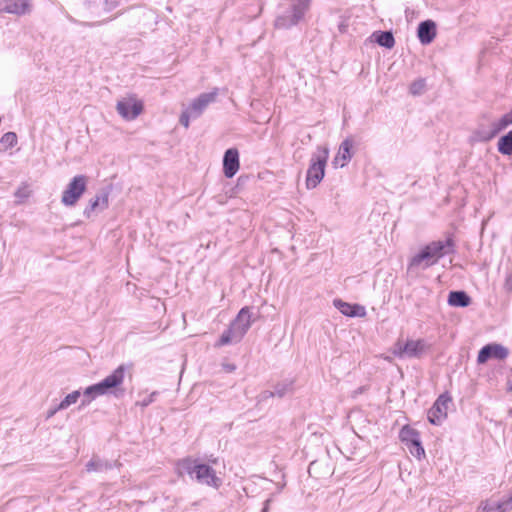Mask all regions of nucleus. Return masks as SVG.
<instances>
[{
  "mask_svg": "<svg viewBox=\"0 0 512 512\" xmlns=\"http://www.w3.org/2000/svg\"><path fill=\"white\" fill-rule=\"evenodd\" d=\"M31 195L30 187L27 183H22L15 191L14 196L16 198L15 203L20 205L24 203Z\"/></svg>",
  "mask_w": 512,
  "mask_h": 512,
  "instance_id": "c85d7f7f",
  "label": "nucleus"
},
{
  "mask_svg": "<svg viewBox=\"0 0 512 512\" xmlns=\"http://www.w3.org/2000/svg\"><path fill=\"white\" fill-rule=\"evenodd\" d=\"M406 446L408 447L410 453L417 458H421V456H424L425 454L424 448L421 445L420 437L410 445Z\"/></svg>",
  "mask_w": 512,
  "mask_h": 512,
  "instance_id": "2f4dec72",
  "label": "nucleus"
},
{
  "mask_svg": "<svg viewBox=\"0 0 512 512\" xmlns=\"http://www.w3.org/2000/svg\"><path fill=\"white\" fill-rule=\"evenodd\" d=\"M494 137L500 133L502 130L506 129L508 127V124L505 122L503 117L499 118L497 121H494L490 125Z\"/></svg>",
  "mask_w": 512,
  "mask_h": 512,
  "instance_id": "473e14b6",
  "label": "nucleus"
},
{
  "mask_svg": "<svg viewBox=\"0 0 512 512\" xmlns=\"http://www.w3.org/2000/svg\"><path fill=\"white\" fill-rule=\"evenodd\" d=\"M108 206V195L102 194L95 197V199H92L89 203V206L85 209L84 214L87 217H90V214L94 212L97 208H100L101 210L107 208Z\"/></svg>",
  "mask_w": 512,
  "mask_h": 512,
  "instance_id": "a878e982",
  "label": "nucleus"
},
{
  "mask_svg": "<svg viewBox=\"0 0 512 512\" xmlns=\"http://www.w3.org/2000/svg\"><path fill=\"white\" fill-rule=\"evenodd\" d=\"M82 394H83V399L81 400L80 407H86L94 399H96L97 397L101 396V394L99 393V391H98V389H97L95 384L85 388Z\"/></svg>",
  "mask_w": 512,
  "mask_h": 512,
  "instance_id": "bb28decb",
  "label": "nucleus"
},
{
  "mask_svg": "<svg viewBox=\"0 0 512 512\" xmlns=\"http://www.w3.org/2000/svg\"><path fill=\"white\" fill-rule=\"evenodd\" d=\"M424 88H425V81L423 79H419V80L414 81L410 85V92L413 95H420L424 91Z\"/></svg>",
  "mask_w": 512,
  "mask_h": 512,
  "instance_id": "f704fd0d",
  "label": "nucleus"
},
{
  "mask_svg": "<svg viewBox=\"0 0 512 512\" xmlns=\"http://www.w3.org/2000/svg\"><path fill=\"white\" fill-rule=\"evenodd\" d=\"M156 394H157L156 392L151 393L149 396H147L146 398L141 400L139 402V405H141L142 407H147L154 401Z\"/></svg>",
  "mask_w": 512,
  "mask_h": 512,
  "instance_id": "4c0bfd02",
  "label": "nucleus"
},
{
  "mask_svg": "<svg viewBox=\"0 0 512 512\" xmlns=\"http://www.w3.org/2000/svg\"><path fill=\"white\" fill-rule=\"evenodd\" d=\"M502 117L505 120V122L508 124V126L512 125V111L511 110H510V112L504 114Z\"/></svg>",
  "mask_w": 512,
  "mask_h": 512,
  "instance_id": "ea45409f",
  "label": "nucleus"
},
{
  "mask_svg": "<svg viewBox=\"0 0 512 512\" xmlns=\"http://www.w3.org/2000/svg\"><path fill=\"white\" fill-rule=\"evenodd\" d=\"M312 0H292L289 10L277 17L275 26L278 28H290L297 25L309 10Z\"/></svg>",
  "mask_w": 512,
  "mask_h": 512,
  "instance_id": "39448f33",
  "label": "nucleus"
},
{
  "mask_svg": "<svg viewBox=\"0 0 512 512\" xmlns=\"http://www.w3.org/2000/svg\"><path fill=\"white\" fill-rule=\"evenodd\" d=\"M64 410L63 408H60V403L57 405L51 406L47 412H46V419H50L55 416V414L59 411Z\"/></svg>",
  "mask_w": 512,
  "mask_h": 512,
  "instance_id": "e433bc0d",
  "label": "nucleus"
},
{
  "mask_svg": "<svg viewBox=\"0 0 512 512\" xmlns=\"http://www.w3.org/2000/svg\"><path fill=\"white\" fill-rule=\"evenodd\" d=\"M494 138L492 129L490 126L479 124L470 136V141L475 142H488Z\"/></svg>",
  "mask_w": 512,
  "mask_h": 512,
  "instance_id": "412c9836",
  "label": "nucleus"
},
{
  "mask_svg": "<svg viewBox=\"0 0 512 512\" xmlns=\"http://www.w3.org/2000/svg\"><path fill=\"white\" fill-rule=\"evenodd\" d=\"M354 141L351 137L345 138L338 149V152L333 160L335 167H345L353 156Z\"/></svg>",
  "mask_w": 512,
  "mask_h": 512,
  "instance_id": "dca6fc26",
  "label": "nucleus"
},
{
  "mask_svg": "<svg viewBox=\"0 0 512 512\" xmlns=\"http://www.w3.org/2000/svg\"><path fill=\"white\" fill-rule=\"evenodd\" d=\"M0 150H7L14 147L17 144V135L14 132L5 133L0 140Z\"/></svg>",
  "mask_w": 512,
  "mask_h": 512,
  "instance_id": "c756f323",
  "label": "nucleus"
},
{
  "mask_svg": "<svg viewBox=\"0 0 512 512\" xmlns=\"http://www.w3.org/2000/svg\"><path fill=\"white\" fill-rule=\"evenodd\" d=\"M508 355L509 350L506 347L498 343H491L481 348L477 356V362L483 364L491 358L504 360Z\"/></svg>",
  "mask_w": 512,
  "mask_h": 512,
  "instance_id": "f8f14e48",
  "label": "nucleus"
},
{
  "mask_svg": "<svg viewBox=\"0 0 512 512\" xmlns=\"http://www.w3.org/2000/svg\"><path fill=\"white\" fill-rule=\"evenodd\" d=\"M122 0H85L89 13L95 17H103V21L111 20L106 17L111 11L119 6Z\"/></svg>",
  "mask_w": 512,
  "mask_h": 512,
  "instance_id": "1a4fd4ad",
  "label": "nucleus"
},
{
  "mask_svg": "<svg viewBox=\"0 0 512 512\" xmlns=\"http://www.w3.org/2000/svg\"><path fill=\"white\" fill-rule=\"evenodd\" d=\"M270 503H271V499H267L265 502H264V505H263V508H262V511L261 512H268L269 509H270Z\"/></svg>",
  "mask_w": 512,
  "mask_h": 512,
  "instance_id": "a19ab883",
  "label": "nucleus"
},
{
  "mask_svg": "<svg viewBox=\"0 0 512 512\" xmlns=\"http://www.w3.org/2000/svg\"><path fill=\"white\" fill-rule=\"evenodd\" d=\"M512 490L500 499H488L481 501L476 512H511Z\"/></svg>",
  "mask_w": 512,
  "mask_h": 512,
  "instance_id": "9d476101",
  "label": "nucleus"
},
{
  "mask_svg": "<svg viewBox=\"0 0 512 512\" xmlns=\"http://www.w3.org/2000/svg\"><path fill=\"white\" fill-rule=\"evenodd\" d=\"M494 137L500 133L502 130L506 129L508 127V124L505 122L503 117L499 118L497 121H494L490 125Z\"/></svg>",
  "mask_w": 512,
  "mask_h": 512,
  "instance_id": "72a5a7b5",
  "label": "nucleus"
},
{
  "mask_svg": "<svg viewBox=\"0 0 512 512\" xmlns=\"http://www.w3.org/2000/svg\"><path fill=\"white\" fill-rule=\"evenodd\" d=\"M399 437L405 445H410L419 438V433L415 429L405 426L401 429Z\"/></svg>",
  "mask_w": 512,
  "mask_h": 512,
  "instance_id": "cd10ccee",
  "label": "nucleus"
},
{
  "mask_svg": "<svg viewBox=\"0 0 512 512\" xmlns=\"http://www.w3.org/2000/svg\"><path fill=\"white\" fill-rule=\"evenodd\" d=\"M417 33L422 44H429L436 36V24L432 20L423 21L419 24Z\"/></svg>",
  "mask_w": 512,
  "mask_h": 512,
  "instance_id": "6ab92c4d",
  "label": "nucleus"
},
{
  "mask_svg": "<svg viewBox=\"0 0 512 512\" xmlns=\"http://www.w3.org/2000/svg\"><path fill=\"white\" fill-rule=\"evenodd\" d=\"M452 399L448 394H441L428 411V420L434 425H440L447 417L448 407Z\"/></svg>",
  "mask_w": 512,
  "mask_h": 512,
  "instance_id": "9b49d317",
  "label": "nucleus"
},
{
  "mask_svg": "<svg viewBox=\"0 0 512 512\" xmlns=\"http://www.w3.org/2000/svg\"><path fill=\"white\" fill-rule=\"evenodd\" d=\"M293 391V381H284L278 383L273 391L265 392L264 398L267 397H283Z\"/></svg>",
  "mask_w": 512,
  "mask_h": 512,
  "instance_id": "5701e85b",
  "label": "nucleus"
},
{
  "mask_svg": "<svg viewBox=\"0 0 512 512\" xmlns=\"http://www.w3.org/2000/svg\"><path fill=\"white\" fill-rule=\"evenodd\" d=\"M124 376V367L119 366L110 375L105 377L102 381L96 383L95 385L101 396L110 393L113 388H116L119 385H121L124 381Z\"/></svg>",
  "mask_w": 512,
  "mask_h": 512,
  "instance_id": "ddd939ff",
  "label": "nucleus"
},
{
  "mask_svg": "<svg viewBox=\"0 0 512 512\" xmlns=\"http://www.w3.org/2000/svg\"><path fill=\"white\" fill-rule=\"evenodd\" d=\"M86 188L87 177L85 175L73 177L62 193L61 203L67 207L74 206L86 191Z\"/></svg>",
  "mask_w": 512,
  "mask_h": 512,
  "instance_id": "0eeeda50",
  "label": "nucleus"
},
{
  "mask_svg": "<svg viewBox=\"0 0 512 512\" xmlns=\"http://www.w3.org/2000/svg\"><path fill=\"white\" fill-rule=\"evenodd\" d=\"M81 396V392L79 390H75L68 395L65 396V398L60 402V408H63L66 410L71 405L75 404Z\"/></svg>",
  "mask_w": 512,
  "mask_h": 512,
  "instance_id": "7c9ffc66",
  "label": "nucleus"
},
{
  "mask_svg": "<svg viewBox=\"0 0 512 512\" xmlns=\"http://www.w3.org/2000/svg\"><path fill=\"white\" fill-rule=\"evenodd\" d=\"M504 288L507 292L512 293V273L508 274L505 278Z\"/></svg>",
  "mask_w": 512,
  "mask_h": 512,
  "instance_id": "58836bf2",
  "label": "nucleus"
},
{
  "mask_svg": "<svg viewBox=\"0 0 512 512\" xmlns=\"http://www.w3.org/2000/svg\"><path fill=\"white\" fill-rule=\"evenodd\" d=\"M509 390H511V391H512V381H511V382H510V384H509Z\"/></svg>",
  "mask_w": 512,
  "mask_h": 512,
  "instance_id": "79ce46f5",
  "label": "nucleus"
},
{
  "mask_svg": "<svg viewBox=\"0 0 512 512\" xmlns=\"http://www.w3.org/2000/svg\"><path fill=\"white\" fill-rule=\"evenodd\" d=\"M453 251V241L446 240L433 241L423 247L409 262L410 270H426L437 264L438 261Z\"/></svg>",
  "mask_w": 512,
  "mask_h": 512,
  "instance_id": "f257e3e1",
  "label": "nucleus"
},
{
  "mask_svg": "<svg viewBox=\"0 0 512 512\" xmlns=\"http://www.w3.org/2000/svg\"><path fill=\"white\" fill-rule=\"evenodd\" d=\"M31 11L30 0H1L0 13L14 14L17 16L25 15Z\"/></svg>",
  "mask_w": 512,
  "mask_h": 512,
  "instance_id": "4468645a",
  "label": "nucleus"
},
{
  "mask_svg": "<svg viewBox=\"0 0 512 512\" xmlns=\"http://www.w3.org/2000/svg\"><path fill=\"white\" fill-rule=\"evenodd\" d=\"M239 170V153L235 148L228 149L223 157V172L227 178H232Z\"/></svg>",
  "mask_w": 512,
  "mask_h": 512,
  "instance_id": "f3484780",
  "label": "nucleus"
},
{
  "mask_svg": "<svg viewBox=\"0 0 512 512\" xmlns=\"http://www.w3.org/2000/svg\"><path fill=\"white\" fill-rule=\"evenodd\" d=\"M190 119H195L194 115L191 113V111L188 109V107L182 112L180 116V123L185 127L188 128L190 125Z\"/></svg>",
  "mask_w": 512,
  "mask_h": 512,
  "instance_id": "c9c22d12",
  "label": "nucleus"
},
{
  "mask_svg": "<svg viewBox=\"0 0 512 512\" xmlns=\"http://www.w3.org/2000/svg\"><path fill=\"white\" fill-rule=\"evenodd\" d=\"M334 306L343 314L349 317H364L366 310L359 304H349L340 299L334 300Z\"/></svg>",
  "mask_w": 512,
  "mask_h": 512,
  "instance_id": "a211bd4d",
  "label": "nucleus"
},
{
  "mask_svg": "<svg viewBox=\"0 0 512 512\" xmlns=\"http://www.w3.org/2000/svg\"><path fill=\"white\" fill-rule=\"evenodd\" d=\"M251 313L248 307H243L237 314L236 318L231 322L229 328L225 330L217 346H224L233 342H239L251 327Z\"/></svg>",
  "mask_w": 512,
  "mask_h": 512,
  "instance_id": "f03ea898",
  "label": "nucleus"
},
{
  "mask_svg": "<svg viewBox=\"0 0 512 512\" xmlns=\"http://www.w3.org/2000/svg\"><path fill=\"white\" fill-rule=\"evenodd\" d=\"M329 158V149L326 146H318L312 154L306 173L307 189L316 188L325 176V167Z\"/></svg>",
  "mask_w": 512,
  "mask_h": 512,
  "instance_id": "20e7f679",
  "label": "nucleus"
},
{
  "mask_svg": "<svg viewBox=\"0 0 512 512\" xmlns=\"http://www.w3.org/2000/svg\"><path fill=\"white\" fill-rule=\"evenodd\" d=\"M471 303L470 296L465 291H451L448 295V304L453 307H467Z\"/></svg>",
  "mask_w": 512,
  "mask_h": 512,
  "instance_id": "4be33fe9",
  "label": "nucleus"
},
{
  "mask_svg": "<svg viewBox=\"0 0 512 512\" xmlns=\"http://www.w3.org/2000/svg\"><path fill=\"white\" fill-rule=\"evenodd\" d=\"M499 153L506 156L512 155V130L499 138L497 143Z\"/></svg>",
  "mask_w": 512,
  "mask_h": 512,
  "instance_id": "393cba45",
  "label": "nucleus"
},
{
  "mask_svg": "<svg viewBox=\"0 0 512 512\" xmlns=\"http://www.w3.org/2000/svg\"><path fill=\"white\" fill-rule=\"evenodd\" d=\"M116 109L122 118L134 120L141 114L143 103L135 95H129L117 102Z\"/></svg>",
  "mask_w": 512,
  "mask_h": 512,
  "instance_id": "6e6552de",
  "label": "nucleus"
},
{
  "mask_svg": "<svg viewBox=\"0 0 512 512\" xmlns=\"http://www.w3.org/2000/svg\"><path fill=\"white\" fill-rule=\"evenodd\" d=\"M374 41L382 47L392 48L395 44L394 36L390 31H378L372 34Z\"/></svg>",
  "mask_w": 512,
  "mask_h": 512,
  "instance_id": "b1692460",
  "label": "nucleus"
},
{
  "mask_svg": "<svg viewBox=\"0 0 512 512\" xmlns=\"http://www.w3.org/2000/svg\"><path fill=\"white\" fill-rule=\"evenodd\" d=\"M179 466L201 484L216 489L222 485V479L218 477L215 470L207 464L198 463L191 459H184L180 462Z\"/></svg>",
  "mask_w": 512,
  "mask_h": 512,
  "instance_id": "7ed1b4c3",
  "label": "nucleus"
},
{
  "mask_svg": "<svg viewBox=\"0 0 512 512\" xmlns=\"http://www.w3.org/2000/svg\"><path fill=\"white\" fill-rule=\"evenodd\" d=\"M428 348V344L423 339H411L406 342L398 340L392 347V354L400 359L421 358Z\"/></svg>",
  "mask_w": 512,
  "mask_h": 512,
  "instance_id": "423d86ee",
  "label": "nucleus"
},
{
  "mask_svg": "<svg viewBox=\"0 0 512 512\" xmlns=\"http://www.w3.org/2000/svg\"><path fill=\"white\" fill-rule=\"evenodd\" d=\"M217 95L218 90L214 89L211 92L202 93L196 99H194L188 107V109L194 115V118L200 117L207 106L215 102Z\"/></svg>",
  "mask_w": 512,
  "mask_h": 512,
  "instance_id": "2eb2a0df",
  "label": "nucleus"
},
{
  "mask_svg": "<svg viewBox=\"0 0 512 512\" xmlns=\"http://www.w3.org/2000/svg\"><path fill=\"white\" fill-rule=\"evenodd\" d=\"M120 466L121 463H119L118 461L109 462L94 456L90 459V461L87 462L85 467L87 472H104L109 469H112L113 467Z\"/></svg>",
  "mask_w": 512,
  "mask_h": 512,
  "instance_id": "aec40b11",
  "label": "nucleus"
}]
</instances>
